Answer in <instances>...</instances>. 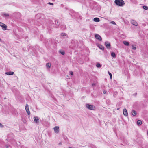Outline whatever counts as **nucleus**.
I'll return each mask as SVG.
<instances>
[{
  "label": "nucleus",
  "mask_w": 148,
  "mask_h": 148,
  "mask_svg": "<svg viewBox=\"0 0 148 148\" xmlns=\"http://www.w3.org/2000/svg\"><path fill=\"white\" fill-rule=\"evenodd\" d=\"M114 3L119 6H123L125 4V2L123 0H115Z\"/></svg>",
  "instance_id": "nucleus-1"
},
{
  "label": "nucleus",
  "mask_w": 148,
  "mask_h": 148,
  "mask_svg": "<svg viewBox=\"0 0 148 148\" xmlns=\"http://www.w3.org/2000/svg\"><path fill=\"white\" fill-rule=\"evenodd\" d=\"M86 107L88 109L90 110H94L95 109V106L89 104H86Z\"/></svg>",
  "instance_id": "nucleus-2"
},
{
  "label": "nucleus",
  "mask_w": 148,
  "mask_h": 148,
  "mask_svg": "<svg viewBox=\"0 0 148 148\" xmlns=\"http://www.w3.org/2000/svg\"><path fill=\"white\" fill-rule=\"evenodd\" d=\"M0 26L1 27L3 30L7 29V26L3 23L0 22Z\"/></svg>",
  "instance_id": "nucleus-3"
},
{
  "label": "nucleus",
  "mask_w": 148,
  "mask_h": 148,
  "mask_svg": "<svg viewBox=\"0 0 148 148\" xmlns=\"http://www.w3.org/2000/svg\"><path fill=\"white\" fill-rule=\"evenodd\" d=\"M105 45L108 49H110L111 47V45L110 42L108 41L105 42Z\"/></svg>",
  "instance_id": "nucleus-4"
},
{
  "label": "nucleus",
  "mask_w": 148,
  "mask_h": 148,
  "mask_svg": "<svg viewBox=\"0 0 148 148\" xmlns=\"http://www.w3.org/2000/svg\"><path fill=\"white\" fill-rule=\"evenodd\" d=\"M25 109L26 110V111L27 113V114L29 115H30V112L29 110V106L27 104H26V105Z\"/></svg>",
  "instance_id": "nucleus-5"
},
{
  "label": "nucleus",
  "mask_w": 148,
  "mask_h": 148,
  "mask_svg": "<svg viewBox=\"0 0 148 148\" xmlns=\"http://www.w3.org/2000/svg\"><path fill=\"white\" fill-rule=\"evenodd\" d=\"M95 37L96 39L99 40V41H101L102 40V38L101 36L97 34H95Z\"/></svg>",
  "instance_id": "nucleus-6"
},
{
  "label": "nucleus",
  "mask_w": 148,
  "mask_h": 148,
  "mask_svg": "<svg viewBox=\"0 0 148 148\" xmlns=\"http://www.w3.org/2000/svg\"><path fill=\"white\" fill-rule=\"evenodd\" d=\"M55 132L56 133H58L59 132V127L58 126H56L53 128Z\"/></svg>",
  "instance_id": "nucleus-7"
},
{
  "label": "nucleus",
  "mask_w": 148,
  "mask_h": 148,
  "mask_svg": "<svg viewBox=\"0 0 148 148\" xmlns=\"http://www.w3.org/2000/svg\"><path fill=\"white\" fill-rule=\"evenodd\" d=\"M34 120L35 123H39V120L38 117L37 116H35L34 117Z\"/></svg>",
  "instance_id": "nucleus-8"
},
{
  "label": "nucleus",
  "mask_w": 148,
  "mask_h": 148,
  "mask_svg": "<svg viewBox=\"0 0 148 148\" xmlns=\"http://www.w3.org/2000/svg\"><path fill=\"white\" fill-rule=\"evenodd\" d=\"M123 113L124 115L126 116H127L128 115L127 111V109L125 108L123 110Z\"/></svg>",
  "instance_id": "nucleus-9"
},
{
  "label": "nucleus",
  "mask_w": 148,
  "mask_h": 148,
  "mask_svg": "<svg viewBox=\"0 0 148 148\" xmlns=\"http://www.w3.org/2000/svg\"><path fill=\"white\" fill-rule=\"evenodd\" d=\"M131 23L133 25L137 26L138 25V23L135 20H132L131 21Z\"/></svg>",
  "instance_id": "nucleus-10"
},
{
  "label": "nucleus",
  "mask_w": 148,
  "mask_h": 148,
  "mask_svg": "<svg viewBox=\"0 0 148 148\" xmlns=\"http://www.w3.org/2000/svg\"><path fill=\"white\" fill-rule=\"evenodd\" d=\"M1 15L4 17H8L9 16V14L6 13H1Z\"/></svg>",
  "instance_id": "nucleus-11"
},
{
  "label": "nucleus",
  "mask_w": 148,
  "mask_h": 148,
  "mask_svg": "<svg viewBox=\"0 0 148 148\" xmlns=\"http://www.w3.org/2000/svg\"><path fill=\"white\" fill-rule=\"evenodd\" d=\"M14 72L12 71H10L9 72H6L5 73V74L8 75H13Z\"/></svg>",
  "instance_id": "nucleus-12"
},
{
  "label": "nucleus",
  "mask_w": 148,
  "mask_h": 148,
  "mask_svg": "<svg viewBox=\"0 0 148 148\" xmlns=\"http://www.w3.org/2000/svg\"><path fill=\"white\" fill-rule=\"evenodd\" d=\"M137 124L138 125L140 126L142 124V122L140 120H139L137 121Z\"/></svg>",
  "instance_id": "nucleus-13"
},
{
  "label": "nucleus",
  "mask_w": 148,
  "mask_h": 148,
  "mask_svg": "<svg viewBox=\"0 0 148 148\" xmlns=\"http://www.w3.org/2000/svg\"><path fill=\"white\" fill-rule=\"evenodd\" d=\"M93 21L95 22H99L100 21V19L96 17L94 18Z\"/></svg>",
  "instance_id": "nucleus-14"
},
{
  "label": "nucleus",
  "mask_w": 148,
  "mask_h": 148,
  "mask_svg": "<svg viewBox=\"0 0 148 148\" xmlns=\"http://www.w3.org/2000/svg\"><path fill=\"white\" fill-rule=\"evenodd\" d=\"M98 47L101 49L103 50H104V47L103 45L99 44V45Z\"/></svg>",
  "instance_id": "nucleus-15"
},
{
  "label": "nucleus",
  "mask_w": 148,
  "mask_h": 148,
  "mask_svg": "<svg viewBox=\"0 0 148 148\" xmlns=\"http://www.w3.org/2000/svg\"><path fill=\"white\" fill-rule=\"evenodd\" d=\"M123 43L125 45L128 46L129 45V43L127 41H123Z\"/></svg>",
  "instance_id": "nucleus-16"
},
{
  "label": "nucleus",
  "mask_w": 148,
  "mask_h": 148,
  "mask_svg": "<svg viewBox=\"0 0 148 148\" xmlns=\"http://www.w3.org/2000/svg\"><path fill=\"white\" fill-rule=\"evenodd\" d=\"M132 114L133 116H136L137 114L136 112L134 110H133L132 112Z\"/></svg>",
  "instance_id": "nucleus-17"
},
{
  "label": "nucleus",
  "mask_w": 148,
  "mask_h": 148,
  "mask_svg": "<svg viewBox=\"0 0 148 148\" xmlns=\"http://www.w3.org/2000/svg\"><path fill=\"white\" fill-rule=\"evenodd\" d=\"M111 56L113 58H116V55L115 53L114 52H112L111 53Z\"/></svg>",
  "instance_id": "nucleus-18"
},
{
  "label": "nucleus",
  "mask_w": 148,
  "mask_h": 148,
  "mask_svg": "<svg viewBox=\"0 0 148 148\" xmlns=\"http://www.w3.org/2000/svg\"><path fill=\"white\" fill-rule=\"evenodd\" d=\"M61 29L63 30L65 29L66 28V26L64 25H61Z\"/></svg>",
  "instance_id": "nucleus-19"
},
{
  "label": "nucleus",
  "mask_w": 148,
  "mask_h": 148,
  "mask_svg": "<svg viewBox=\"0 0 148 148\" xmlns=\"http://www.w3.org/2000/svg\"><path fill=\"white\" fill-rule=\"evenodd\" d=\"M46 66L47 68H50L51 66V64L50 63H48L46 64Z\"/></svg>",
  "instance_id": "nucleus-20"
},
{
  "label": "nucleus",
  "mask_w": 148,
  "mask_h": 148,
  "mask_svg": "<svg viewBox=\"0 0 148 148\" xmlns=\"http://www.w3.org/2000/svg\"><path fill=\"white\" fill-rule=\"evenodd\" d=\"M118 94V92L116 91L113 92V95L114 97H116Z\"/></svg>",
  "instance_id": "nucleus-21"
},
{
  "label": "nucleus",
  "mask_w": 148,
  "mask_h": 148,
  "mask_svg": "<svg viewBox=\"0 0 148 148\" xmlns=\"http://www.w3.org/2000/svg\"><path fill=\"white\" fill-rule=\"evenodd\" d=\"M96 66L97 68H100L101 66V65L99 63H97L96 65Z\"/></svg>",
  "instance_id": "nucleus-22"
},
{
  "label": "nucleus",
  "mask_w": 148,
  "mask_h": 148,
  "mask_svg": "<svg viewBox=\"0 0 148 148\" xmlns=\"http://www.w3.org/2000/svg\"><path fill=\"white\" fill-rule=\"evenodd\" d=\"M143 8L145 10H148V7L146 5L143 6Z\"/></svg>",
  "instance_id": "nucleus-23"
},
{
  "label": "nucleus",
  "mask_w": 148,
  "mask_h": 148,
  "mask_svg": "<svg viewBox=\"0 0 148 148\" xmlns=\"http://www.w3.org/2000/svg\"><path fill=\"white\" fill-rule=\"evenodd\" d=\"M59 53H61L62 55H64L65 54V52L64 51H59Z\"/></svg>",
  "instance_id": "nucleus-24"
},
{
  "label": "nucleus",
  "mask_w": 148,
  "mask_h": 148,
  "mask_svg": "<svg viewBox=\"0 0 148 148\" xmlns=\"http://www.w3.org/2000/svg\"><path fill=\"white\" fill-rule=\"evenodd\" d=\"M55 23L57 25H59V24L58 23V21L57 20H55Z\"/></svg>",
  "instance_id": "nucleus-25"
},
{
  "label": "nucleus",
  "mask_w": 148,
  "mask_h": 148,
  "mask_svg": "<svg viewBox=\"0 0 148 148\" xmlns=\"http://www.w3.org/2000/svg\"><path fill=\"white\" fill-rule=\"evenodd\" d=\"M108 73L109 75H110V77L111 79V78H112V74L110 73L109 71H108Z\"/></svg>",
  "instance_id": "nucleus-26"
},
{
  "label": "nucleus",
  "mask_w": 148,
  "mask_h": 148,
  "mask_svg": "<svg viewBox=\"0 0 148 148\" xmlns=\"http://www.w3.org/2000/svg\"><path fill=\"white\" fill-rule=\"evenodd\" d=\"M66 34L65 33H62L61 34V35L62 36H66Z\"/></svg>",
  "instance_id": "nucleus-27"
},
{
  "label": "nucleus",
  "mask_w": 148,
  "mask_h": 148,
  "mask_svg": "<svg viewBox=\"0 0 148 148\" xmlns=\"http://www.w3.org/2000/svg\"><path fill=\"white\" fill-rule=\"evenodd\" d=\"M132 49L134 50H135L136 49V47L134 46L133 45L132 46Z\"/></svg>",
  "instance_id": "nucleus-28"
},
{
  "label": "nucleus",
  "mask_w": 148,
  "mask_h": 148,
  "mask_svg": "<svg viewBox=\"0 0 148 148\" xmlns=\"http://www.w3.org/2000/svg\"><path fill=\"white\" fill-rule=\"evenodd\" d=\"M111 23L113 24H114V25H116V23L114 21H112L111 22Z\"/></svg>",
  "instance_id": "nucleus-29"
},
{
  "label": "nucleus",
  "mask_w": 148,
  "mask_h": 148,
  "mask_svg": "<svg viewBox=\"0 0 148 148\" xmlns=\"http://www.w3.org/2000/svg\"><path fill=\"white\" fill-rule=\"evenodd\" d=\"M70 73L71 75H73V73L72 71H71L70 72Z\"/></svg>",
  "instance_id": "nucleus-30"
},
{
  "label": "nucleus",
  "mask_w": 148,
  "mask_h": 148,
  "mask_svg": "<svg viewBox=\"0 0 148 148\" xmlns=\"http://www.w3.org/2000/svg\"><path fill=\"white\" fill-rule=\"evenodd\" d=\"M137 95V93H135L133 94V95L134 96H136V95Z\"/></svg>",
  "instance_id": "nucleus-31"
},
{
  "label": "nucleus",
  "mask_w": 148,
  "mask_h": 148,
  "mask_svg": "<svg viewBox=\"0 0 148 148\" xmlns=\"http://www.w3.org/2000/svg\"><path fill=\"white\" fill-rule=\"evenodd\" d=\"M0 127L2 128L3 127V125H2L1 123H0Z\"/></svg>",
  "instance_id": "nucleus-32"
},
{
  "label": "nucleus",
  "mask_w": 148,
  "mask_h": 148,
  "mask_svg": "<svg viewBox=\"0 0 148 148\" xmlns=\"http://www.w3.org/2000/svg\"><path fill=\"white\" fill-rule=\"evenodd\" d=\"M48 4L51 5H53V4L52 3H51L50 2H49Z\"/></svg>",
  "instance_id": "nucleus-33"
},
{
  "label": "nucleus",
  "mask_w": 148,
  "mask_h": 148,
  "mask_svg": "<svg viewBox=\"0 0 148 148\" xmlns=\"http://www.w3.org/2000/svg\"><path fill=\"white\" fill-rule=\"evenodd\" d=\"M5 146L6 148H9V146L8 145H5Z\"/></svg>",
  "instance_id": "nucleus-34"
},
{
  "label": "nucleus",
  "mask_w": 148,
  "mask_h": 148,
  "mask_svg": "<svg viewBox=\"0 0 148 148\" xmlns=\"http://www.w3.org/2000/svg\"><path fill=\"white\" fill-rule=\"evenodd\" d=\"M21 148H27V147H25L23 146H22L21 147Z\"/></svg>",
  "instance_id": "nucleus-35"
},
{
  "label": "nucleus",
  "mask_w": 148,
  "mask_h": 148,
  "mask_svg": "<svg viewBox=\"0 0 148 148\" xmlns=\"http://www.w3.org/2000/svg\"><path fill=\"white\" fill-rule=\"evenodd\" d=\"M103 92L104 94H105L106 93V91L105 90H103Z\"/></svg>",
  "instance_id": "nucleus-36"
},
{
  "label": "nucleus",
  "mask_w": 148,
  "mask_h": 148,
  "mask_svg": "<svg viewBox=\"0 0 148 148\" xmlns=\"http://www.w3.org/2000/svg\"><path fill=\"white\" fill-rule=\"evenodd\" d=\"M92 86H95V84H92Z\"/></svg>",
  "instance_id": "nucleus-37"
},
{
  "label": "nucleus",
  "mask_w": 148,
  "mask_h": 148,
  "mask_svg": "<svg viewBox=\"0 0 148 148\" xmlns=\"http://www.w3.org/2000/svg\"><path fill=\"white\" fill-rule=\"evenodd\" d=\"M72 12H73V13H74V12L72 10V11L71 12L72 13Z\"/></svg>",
  "instance_id": "nucleus-38"
},
{
  "label": "nucleus",
  "mask_w": 148,
  "mask_h": 148,
  "mask_svg": "<svg viewBox=\"0 0 148 148\" xmlns=\"http://www.w3.org/2000/svg\"><path fill=\"white\" fill-rule=\"evenodd\" d=\"M70 14L71 15V16H73V15H72L71 14Z\"/></svg>",
  "instance_id": "nucleus-39"
},
{
  "label": "nucleus",
  "mask_w": 148,
  "mask_h": 148,
  "mask_svg": "<svg viewBox=\"0 0 148 148\" xmlns=\"http://www.w3.org/2000/svg\"><path fill=\"white\" fill-rule=\"evenodd\" d=\"M119 108H117V110H119Z\"/></svg>",
  "instance_id": "nucleus-40"
},
{
  "label": "nucleus",
  "mask_w": 148,
  "mask_h": 148,
  "mask_svg": "<svg viewBox=\"0 0 148 148\" xmlns=\"http://www.w3.org/2000/svg\"><path fill=\"white\" fill-rule=\"evenodd\" d=\"M59 144H61V143H59Z\"/></svg>",
  "instance_id": "nucleus-41"
},
{
  "label": "nucleus",
  "mask_w": 148,
  "mask_h": 148,
  "mask_svg": "<svg viewBox=\"0 0 148 148\" xmlns=\"http://www.w3.org/2000/svg\"><path fill=\"white\" fill-rule=\"evenodd\" d=\"M147 134L148 135V131H147Z\"/></svg>",
  "instance_id": "nucleus-42"
},
{
  "label": "nucleus",
  "mask_w": 148,
  "mask_h": 148,
  "mask_svg": "<svg viewBox=\"0 0 148 148\" xmlns=\"http://www.w3.org/2000/svg\"><path fill=\"white\" fill-rule=\"evenodd\" d=\"M1 41V38H0V41Z\"/></svg>",
  "instance_id": "nucleus-43"
},
{
  "label": "nucleus",
  "mask_w": 148,
  "mask_h": 148,
  "mask_svg": "<svg viewBox=\"0 0 148 148\" xmlns=\"http://www.w3.org/2000/svg\"><path fill=\"white\" fill-rule=\"evenodd\" d=\"M6 99V98L5 97L4 98V99Z\"/></svg>",
  "instance_id": "nucleus-44"
}]
</instances>
